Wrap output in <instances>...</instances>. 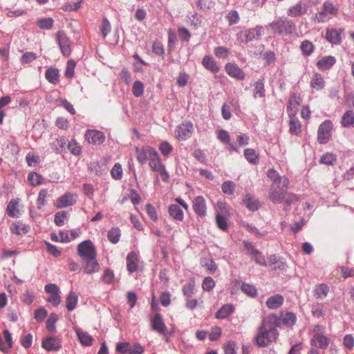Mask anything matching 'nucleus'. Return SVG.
<instances>
[{
    "label": "nucleus",
    "instance_id": "obj_58",
    "mask_svg": "<svg viewBox=\"0 0 354 354\" xmlns=\"http://www.w3.org/2000/svg\"><path fill=\"white\" fill-rule=\"evenodd\" d=\"M111 176L115 180H120L122 177V168L120 163L117 162L111 171Z\"/></svg>",
    "mask_w": 354,
    "mask_h": 354
},
{
    "label": "nucleus",
    "instance_id": "obj_40",
    "mask_svg": "<svg viewBox=\"0 0 354 354\" xmlns=\"http://www.w3.org/2000/svg\"><path fill=\"white\" fill-rule=\"evenodd\" d=\"M49 197L48 190L42 189L38 194L37 200V207L39 209H42L47 204V198Z\"/></svg>",
    "mask_w": 354,
    "mask_h": 354
},
{
    "label": "nucleus",
    "instance_id": "obj_5",
    "mask_svg": "<svg viewBox=\"0 0 354 354\" xmlns=\"http://www.w3.org/2000/svg\"><path fill=\"white\" fill-rule=\"evenodd\" d=\"M339 12L337 5L333 4L329 1H325L320 12L316 16L317 21L319 23L325 22L331 18L336 17Z\"/></svg>",
    "mask_w": 354,
    "mask_h": 354
},
{
    "label": "nucleus",
    "instance_id": "obj_48",
    "mask_svg": "<svg viewBox=\"0 0 354 354\" xmlns=\"http://www.w3.org/2000/svg\"><path fill=\"white\" fill-rule=\"evenodd\" d=\"M144 91L143 83L139 80L135 81L132 86L133 95L136 97H141L144 93Z\"/></svg>",
    "mask_w": 354,
    "mask_h": 354
},
{
    "label": "nucleus",
    "instance_id": "obj_54",
    "mask_svg": "<svg viewBox=\"0 0 354 354\" xmlns=\"http://www.w3.org/2000/svg\"><path fill=\"white\" fill-rule=\"evenodd\" d=\"M336 160L337 158L335 154L332 153H326L321 157L319 162L322 164L332 165L336 162Z\"/></svg>",
    "mask_w": 354,
    "mask_h": 354
},
{
    "label": "nucleus",
    "instance_id": "obj_11",
    "mask_svg": "<svg viewBox=\"0 0 354 354\" xmlns=\"http://www.w3.org/2000/svg\"><path fill=\"white\" fill-rule=\"evenodd\" d=\"M308 10V4L299 1L289 7L287 15L290 17L297 18L305 15Z\"/></svg>",
    "mask_w": 354,
    "mask_h": 354
},
{
    "label": "nucleus",
    "instance_id": "obj_51",
    "mask_svg": "<svg viewBox=\"0 0 354 354\" xmlns=\"http://www.w3.org/2000/svg\"><path fill=\"white\" fill-rule=\"evenodd\" d=\"M235 187V183L233 181L227 180L222 184L221 189L225 194L232 195L234 192Z\"/></svg>",
    "mask_w": 354,
    "mask_h": 354
},
{
    "label": "nucleus",
    "instance_id": "obj_16",
    "mask_svg": "<svg viewBox=\"0 0 354 354\" xmlns=\"http://www.w3.org/2000/svg\"><path fill=\"white\" fill-rule=\"evenodd\" d=\"M41 346L46 351H57L62 348V340L57 337L48 336L42 340Z\"/></svg>",
    "mask_w": 354,
    "mask_h": 354
},
{
    "label": "nucleus",
    "instance_id": "obj_49",
    "mask_svg": "<svg viewBox=\"0 0 354 354\" xmlns=\"http://www.w3.org/2000/svg\"><path fill=\"white\" fill-rule=\"evenodd\" d=\"M326 39L333 44H337L340 41L339 33L336 30H328L326 33Z\"/></svg>",
    "mask_w": 354,
    "mask_h": 354
},
{
    "label": "nucleus",
    "instance_id": "obj_6",
    "mask_svg": "<svg viewBox=\"0 0 354 354\" xmlns=\"http://www.w3.org/2000/svg\"><path fill=\"white\" fill-rule=\"evenodd\" d=\"M268 320L277 327H279L282 324L287 326H292L295 324L297 317L294 313L288 312L281 313L280 316H277L276 314H271L268 315Z\"/></svg>",
    "mask_w": 354,
    "mask_h": 354
},
{
    "label": "nucleus",
    "instance_id": "obj_52",
    "mask_svg": "<svg viewBox=\"0 0 354 354\" xmlns=\"http://www.w3.org/2000/svg\"><path fill=\"white\" fill-rule=\"evenodd\" d=\"M54 20L51 17L40 19L37 21V26L41 29L49 30L53 27Z\"/></svg>",
    "mask_w": 354,
    "mask_h": 354
},
{
    "label": "nucleus",
    "instance_id": "obj_61",
    "mask_svg": "<svg viewBox=\"0 0 354 354\" xmlns=\"http://www.w3.org/2000/svg\"><path fill=\"white\" fill-rule=\"evenodd\" d=\"M75 66L76 63L74 60L70 59L68 61L65 71V76L66 77L71 78L73 77Z\"/></svg>",
    "mask_w": 354,
    "mask_h": 354
},
{
    "label": "nucleus",
    "instance_id": "obj_7",
    "mask_svg": "<svg viewBox=\"0 0 354 354\" xmlns=\"http://www.w3.org/2000/svg\"><path fill=\"white\" fill-rule=\"evenodd\" d=\"M149 165L151 170L158 173L164 182H167L169 178L165 166L162 163L161 158L157 151L149 159Z\"/></svg>",
    "mask_w": 354,
    "mask_h": 354
},
{
    "label": "nucleus",
    "instance_id": "obj_42",
    "mask_svg": "<svg viewBox=\"0 0 354 354\" xmlns=\"http://www.w3.org/2000/svg\"><path fill=\"white\" fill-rule=\"evenodd\" d=\"M268 261L270 265L274 266V270H284L286 268V262L283 260V259H279L274 254L270 256Z\"/></svg>",
    "mask_w": 354,
    "mask_h": 354
},
{
    "label": "nucleus",
    "instance_id": "obj_13",
    "mask_svg": "<svg viewBox=\"0 0 354 354\" xmlns=\"http://www.w3.org/2000/svg\"><path fill=\"white\" fill-rule=\"evenodd\" d=\"M77 195L75 193L67 192L58 197L55 203L57 208H63L75 205Z\"/></svg>",
    "mask_w": 354,
    "mask_h": 354
},
{
    "label": "nucleus",
    "instance_id": "obj_47",
    "mask_svg": "<svg viewBox=\"0 0 354 354\" xmlns=\"http://www.w3.org/2000/svg\"><path fill=\"white\" fill-rule=\"evenodd\" d=\"M42 176L37 172H30L28 176V180L32 186H37L42 184Z\"/></svg>",
    "mask_w": 354,
    "mask_h": 354
},
{
    "label": "nucleus",
    "instance_id": "obj_22",
    "mask_svg": "<svg viewBox=\"0 0 354 354\" xmlns=\"http://www.w3.org/2000/svg\"><path fill=\"white\" fill-rule=\"evenodd\" d=\"M85 138L89 143L100 145L104 141L105 136L97 130H88L85 133Z\"/></svg>",
    "mask_w": 354,
    "mask_h": 354
},
{
    "label": "nucleus",
    "instance_id": "obj_34",
    "mask_svg": "<svg viewBox=\"0 0 354 354\" xmlns=\"http://www.w3.org/2000/svg\"><path fill=\"white\" fill-rule=\"evenodd\" d=\"M329 287L325 283H319L315 286L313 293L317 299H324L327 297Z\"/></svg>",
    "mask_w": 354,
    "mask_h": 354
},
{
    "label": "nucleus",
    "instance_id": "obj_27",
    "mask_svg": "<svg viewBox=\"0 0 354 354\" xmlns=\"http://www.w3.org/2000/svg\"><path fill=\"white\" fill-rule=\"evenodd\" d=\"M85 270L84 272L87 274H91L99 272L100 265L96 259V257L85 259Z\"/></svg>",
    "mask_w": 354,
    "mask_h": 354
},
{
    "label": "nucleus",
    "instance_id": "obj_43",
    "mask_svg": "<svg viewBox=\"0 0 354 354\" xmlns=\"http://www.w3.org/2000/svg\"><path fill=\"white\" fill-rule=\"evenodd\" d=\"M254 97H263L265 96L263 80H259L254 84Z\"/></svg>",
    "mask_w": 354,
    "mask_h": 354
},
{
    "label": "nucleus",
    "instance_id": "obj_50",
    "mask_svg": "<svg viewBox=\"0 0 354 354\" xmlns=\"http://www.w3.org/2000/svg\"><path fill=\"white\" fill-rule=\"evenodd\" d=\"M216 214H221L223 216H230V206L224 202L217 203Z\"/></svg>",
    "mask_w": 354,
    "mask_h": 354
},
{
    "label": "nucleus",
    "instance_id": "obj_26",
    "mask_svg": "<svg viewBox=\"0 0 354 354\" xmlns=\"http://www.w3.org/2000/svg\"><path fill=\"white\" fill-rule=\"evenodd\" d=\"M168 212L169 216L176 221H183L184 219V213L177 204H171L168 207Z\"/></svg>",
    "mask_w": 354,
    "mask_h": 354
},
{
    "label": "nucleus",
    "instance_id": "obj_36",
    "mask_svg": "<svg viewBox=\"0 0 354 354\" xmlns=\"http://www.w3.org/2000/svg\"><path fill=\"white\" fill-rule=\"evenodd\" d=\"M45 77L50 83L56 84L59 82V71L55 68H49L45 73Z\"/></svg>",
    "mask_w": 354,
    "mask_h": 354
},
{
    "label": "nucleus",
    "instance_id": "obj_39",
    "mask_svg": "<svg viewBox=\"0 0 354 354\" xmlns=\"http://www.w3.org/2000/svg\"><path fill=\"white\" fill-rule=\"evenodd\" d=\"M289 121L290 132L292 134L298 135L301 133V123L298 119L295 118V115L290 116Z\"/></svg>",
    "mask_w": 354,
    "mask_h": 354
},
{
    "label": "nucleus",
    "instance_id": "obj_63",
    "mask_svg": "<svg viewBox=\"0 0 354 354\" xmlns=\"http://www.w3.org/2000/svg\"><path fill=\"white\" fill-rule=\"evenodd\" d=\"M159 150L163 156H167L173 150L172 146L168 142H162L159 145Z\"/></svg>",
    "mask_w": 354,
    "mask_h": 354
},
{
    "label": "nucleus",
    "instance_id": "obj_38",
    "mask_svg": "<svg viewBox=\"0 0 354 354\" xmlns=\"http://www.w3.org/2000/svg\"><path fill=\"white\" fill-rule=\"evenodd\" d=\"M244 156L249 162L253 165L259 163V156L253 149H245L244 150Z\"/></svg>",
    "mask_w": 354,
    "mask_h": 354
},
{
    "label": "nucleus",
    "instance_id": "obj_4",
    "mask_svg": "<svg viewBox=\"0 0 354 354\" xmlns=\"http://www.w3.org/2000/svg\"><path fill=\"white\" fill-rule=\"evenodd\" d=\"M265 33L262 26H256L254 28L241 30L236 34L237 40L248 44L254 39H259Z\"/></svg>",
    "mask_w": 354,
    "mask_h": 354
},
{
    "label": "nucleus",
    "instance_id": "obj_19",
    "mask_svg": "<svg viewBox=\"0 0 354 354\" xmlns=\"http://www.w3.org/2000/svg\"><path fill=\"white\" fill-rule=\"evenodd\" d=\"M267 176L272 181V185H282V188L286 189L289 187V179L286 176H281L276 170L273 169H269L267 173Z\"/></svg>",
    "mask_w": 354,
    "mask_h": 354
},
{
    "label": "nucleus",
    "instance_id": "obj_44",
    "mask_svg": "<svg viewBox=\"0 0 354 354\" xmlns=\"http://www.w3.org/2000/svg\"><path fill=\"white\" fill-rule=\"evenodd\" d=\"M120 236H121L120 230L118 227L111 228L108 232V234H107V238H108L109 241L113 244H115L119 241Z\"/></svg>",
    "mask_w": 354,
    "mask_h": 354
},
{
    "label": "nucleus",
    "instance_id": "obj_23",
    "mask_svg": "<svg viewBox=\"0 0 354 354\" xmlns=\"http://www.w3.org/2000/svg\"><path fill=\"white\" fill-rule=\"evenodd\" d=\"M301 101V98L299 93H294L291 95L287 106V112L289 116L295 115Z\"/></svg>",
    "mask_w": 354,
    "mask_h": 354
},
{
    "label": "nucleus",
    "instance_id": "obj_12",
    "mask_svg": "<svg viewBox=\"0 0 354 354\" xmlns=\"http://www.w3.org/2000/svg\"><path fill=\"white\" fill-rule=\"evenodd\" d=\"M57 39L62 53L65 57H68L71 53V43L70 39L64 31L59 30L57 33Z\"/></svg>",
    "mask_w": 354,
    "mask_h": 354
},
{
    "label": "nucleus",
    "instance_id": "obj_46",
    "mask_svg": "<svg viewBox=\"0 0 354 354\" xmlns=\"http://www.w3.org/2000/svg\"><path fill=\"white\" fill-rule=\"evenodd\" d=\"M341 124L343 127H348L354 124V113L347 111L342 116Z\"/></svg>",
    "mask_w": 354,
    "mask_h": 354
},
{
    "label": "nucleus",
    "instance_id": "obj_10",
    "mask_svg": "<svg viewBox=\"0 0 354 354\" xmlns=\"http://www.w3.org/2000/svg\"><path fill=\"white\" fill-rule=\"evenodd\" d=\"M193 131V123L191 121H185L177 127L176 137L178 140H186L192 136Z\"/></svg>",
    "mask_w": 354,
    "mask_h": 354
},
{
    "label": "nucleus",
    "instance_id": "obj_28",
    "mask_svg": "<svg viewBox=\"0 0 354 354\" xmlns=\"http://www.w3.org/2000/svg\"><path fill=\"white\" fill-rule=\"evenodd\" d=\"M202 64L206 69L213 73H217L220 71V67L211 56L205 55L203 58Z\"/></svg>",
    "mask_w": 354,
    "mask_h": 354
},
{
    "label": "nucleus",
    "instance_id": "obj_32",
    "mask_svg": "<svg viewBox=\"0 0 354 354\" xmlns=\"http://www.w3.org/2000/svg\"><path fill=\"white\" fill-rule=\"evenodd\" d=\"M75 331L81 344L84 346H91L93 338L88 333L82 330L80 328H75Z\"/></svg>",
    "mask_w": 354,
    "mask_h": 354
},
{
    "label": "nucleus",
    "instance_id": "obj_24",
    "mask_svg": "<svg viewBox=\"0 0 354 354\" xmlns=\"http://www.w3.org/2000/svg\"><path fill=\"white\" fill-rule=\"evenodd\" d=\"M151 326L153 330L160 334H164L167 330V326L159 313H156L151 319Z\"/></svg>",
    "mask_w": 354,
    "mask_h": 354
},
{
    "label": "nucleus",
    "instance_id": "obj_14",
    "mask_svg": "<svg viewBox=\"0 0 354 354\" xmlns=\"http://www.w3.org/2000/svg\"><path fill=\"white\" fill-rule=\"evenodd\" d=\"M243 244L247 250V253L252 256V259L256 262V263L261 266H267L265 257L259 250H257L251 243L244 241Z\"/></svg>",
    "mask_w": 354,
    "mask_h": 354
},
{
    "label": "nucleus",
    "instance_id": "obj_21",
    "mask_svg": "<svg viewBox=\"0 0 354 354\" xmlns=\"http://www.w3.org/2000/svg\"><path fill=\"white\" fill-rule=\"evenodd\" d=\"M225 70L229 76L234 79L238 80H243L245 79V75L244 71L236 64H226L225 66Z\"/></svg>",
    "mask_w": 354,
    "mask_h": 354
},
{
    "label": "nucleus",
    "instance_id": "obj_33",
    "mask_svg": "<svg viewBox=\"0 0 354 354\" xmlns=\"http://www.w3.org/2000/svg\"><path fill=\"white\" fill-rule=\"evenodd\" d=\"M283 303V297L281 295H275L269 297L266 301V306L270 309L279 308Z\"/></svg>",
    "mask_w": 354,
    "mask_h": 354
},
{
    "label": "nucleus",
    "instance_id": "obj_29",
    "mask_svg": "<svg viewBox=\"0 0 354 354\" xmlns=\"http://www.w3.org/2000/svg\"><path fill=\"white\" fill-rule=\"evenodd\" d=\"M218 139L223 143L227 144V149L230 151H237L235 145L230 142V137L228 132L224 129H221L217 133Z\"/></svg>",
    "mask_w": 354,
    "mask_h": 354
},
{
    "label": "nucleus",
    "instance_id": "obj_2",
    "mask_svg": "<svg viewBox=\"0 0 354 354\" xmlns=\"http://www.w3.org/2000/svg\"><path fill=\"white\" fill-rule=\"evenodd\" d=\"M269 27L280 35H291L295 30V24L291 20L281 18L269 24Z\"/></svg>",
    "mask_w": 354,
    "mask_h": 354
},
{
    "label": "nucleus",
    "instance_id": "obj_30",
    "mask_svg": "<svg viewBox=\"0 0 354 354\" xmlns=\"http://www.w3.org/2000/svg\"><path fill=\"white\" fill-rule=\"evenodd\" d=\"M336 62V59L333 56H326L318 60L317 62V66L319 70H328L330 69Z\"/></svg>",
    "mask_w": 354,
    "mask_h": 354
},
{
    "label": "nucleus",
    "instance_id": "obj_53",
    "mask_svg": "<svg viewBox=\"0 0 354 354\" xmlns=\"http://www.w3.org/2000/svg\"><path fill=\"white\" fill-rule=\"evenodd\" d=\"M301 50L305 56H309L314 51V45L312 42L305 40L301 44Z\"/></svg>",
    "mask_w": 354,
    "mask_h": 354
},
{
    "label": "nucleus",
    "instance_id": "obj_56",
    "mask_svg": "<svg viewBox=\"0 0 354 354\" xmlns=\"http://www.w3.org/2000/svg\"><path fill=\"white\" fill-rule=\"evenodd\" d=\"M194 287L195 283L194 281H191L187 283L182 289L183 295L187 298L192 297V295L194 294Z\"/></svg>",
    "mask_w": 354,
    "mask_h": 354
},
{
    "label": "nucleus",
    "instance_id": "obj_62",
    "mask_svg": "<svg viewBox=\"0 0 354 354\" xmlns=\"http://www.w3.org/2000/svg\"><path fill=\"white\" fill-rule=\"evenodd\" d=\"M18 202L16 200H11L7 207L8 214L11 217H15L17 215Z\"/></svg>",
    "mask_w": 354,
    "mask_h": 354
},
{
    "label": "nucleus",
    "instance_id": "obj_57",
    "mask_svg": "<svg viewBox=\"0 0 354 354\" xmlns=\"http://www.w3.org/2000/svg\"><path fill=\"white\" fill-rule=\"evenodd\" d=\"M229 216H223L221 214H216V221L219 229L223 231L227 230L228 225L227 223V218Z\"/></svg>",
    "mask_w": 354,
    "mask_h": 354
},
{
    "label": "nucleus",
    "instance_id": "obj_15",
    "mask_svg": "<svg viewBox=\"0 0 354 354\" xmlns=\"http://www.w3.org/2000/svg\"><path fill=\"white\" fill-rule=\"evenodd\" d=\"M136 158L139 163L143 165L154 155L156 151L150 146H143L141 148L136 147Z\"/></svg>",
    "mask_w": 354,
    "mask_h": 354
},
{
    "label": "nucleus",
    "instance_id": "obj_55",
    "mask_svg": "<svg viewBox=\"0 0 354 354\" xmlns=\"http://www.w3.org/2000/svg\"><path fill=\"white\" fill-rule=\"evenodd\" d=\"M11 232L19 235L26 234L28 232V227L17 223L11 227Z\"/></svg>",
    "mask_w": 354,
    "mask_h": 354
},
{
    "label": "nucleus",
    "instance_id": "obj_20",
    "mask_svg": "<svg viewBox=\"0 0 354 354\" xmlns=\"http://www.w3.org/2000/svg\"><path fill=\"white\" fill-rule=\"evenodd\" d=\"M193 209L200 217H205L207 213V205L203 196H198L192 201Z\"/></svg>",
    "mask_w": 354,
    "mask_h": 354
},
{
    "label": "nucleus",
    "instance_id": "obj_35",
    "mask_svg": "<svg viewBox=\"0 0 354 354\" xmlns=\"http://www.w3.org/2000/svg\"><path fill=\"white\" fill-rule=\"evenodd\" d=\"M234 310V307L232 304L223 305L216 313L215 317L217 319H225L230 315Z\"/></svg>",
    "mask_w": 354,
    "mask_h": 354
},
{
    "label": "nucleus",
    "instance_id": "obj_17",
    "mask_svg": "<svg viewBox=\"0 0 354 354\" xmlns=\"http://www.w3.org/2000/svg\"><path fill=\"white\" fill-rule=\"evenodd\" d=\"M280 185H272L270 187L268 198L274 204H279L283 203V197L286 192V188L281 187Z\"/></svg>",
    "mask_w": 354,
    "mask_h": 354
},
{
    "label": "nucleus",
    "instance_id": "obj_25",
    "mask_svg": "<svg viewBox=\"0 0 354 354\" xmlns=\"http://www.w3.org/2000/svg\"><path fill=\"white\" fill-rule=\"evenodd\" d=\"M138 266V257L135 252H131L127 257V270L132 273L137 270Z\"/></svg>",
    "mask_w": 354,
    "mask_h": 354
},
{
    "label": "nucleus",
    "instance_id": "obj_8",
    "mask_svg": "<svg viewBox=\"0 0 354 354\" xmlns=\"http://www.w3.org/2000/svg\"><path fill=\"white\" fill-rule=\"evenodd\" d=\"M333 124L331 120H326L318 127L317 142L319 144H326L331 138Z\"/></svg>",
    "mask_w": 354,
    "mask_h": 354
},
{
    "label": "nucleus",
    "instance_id": "obj_37",
    "mask_svg": "<svg viewBox=\"0 0 354 354\" xmlns=\"http://www.w3.org/2000/svg\"><path fill=\"white\" fill-rule=\"evenodd\" d=\"M324 80L321 74L315 73L310 82V86L316 90H321L324 86Z\"/></svg>",
    "mask_w": 354,
    "mask_h": 354
},
{
    "label": "nucleus",
    "instance_id": "obj_1",
    "mask_svg": "<svg viewBox=\"0 0 354 354\" xmlns=\"http://www.w3.org/2000/svg\"><path fill=\"white\" fill-rule=\"evenodd\" d=\"M277 326L268 320V316L264 318L257 328L255 336L256 344L261 347H266L275 342L279 337Z\"/></svg>",
    "mask_w": 354,
    "mask_h": 354
},
{
    "label": "nucleus",
    "instance_id": "obj_9",
    "mask_svg": "<svg viewBox=\"0 0 354 354\" xmlns=\"http://www.w3.org/2000/svg\"><path fill=\"white\" fill-rule=\"evenodd\" d=\"M77 253L84 260L97 256L95 246L90 240L84 241L78 245Z\"/></svg>",
    "mask_w": 354,
    "mask_h": 354
},
{
    "label": "nucleus",
    "instance_id": "obj_41",
    "mask_svg": "<svg viewBox=\"0 0 354 354\" xmlns=\"http://www.w3.org/2000/svg\"><path fill=\"white\" fill-rule=\"evenodd\" d=\"M77 301L78 297L77 295L73 291L70 292L66 300L67 310L68 311L73 310L77 306Z\"/></svg>",
    "mask_w": 354,
    "mask_h": 354
},
{
    "label": "nucleus",
    "instance_id": "obj_60",
    "mask_svg": "<svg viewBox=\"0 0 354 354\" xmlns=\"http://www.w3.org/2000/svg\"><path fill=\"white\" fill-rule=\"evenodd\" d=\"M241 290L250 297H255L257 293L254 286L245 283L241 286Z\"/></svg>",
    "mask_w": 354,
    "mask_h": 354
},
{
    "label": "nucleus",
    "instance_id": "obj_45",
    "mask_svg": "<svg viewBox=\"0 0 354 354\" xmlns=\"http://www.w3.org/2000/svg\"><path fill=\"white\" fill-rule=\"evenodd\" d=\"M58 316L55 313H51L46 321V328L50 333L56 332V322Z\"/></svg>",
    "mask_w": 354,
    "mask_h": 354
},
{
    "label": "nucleus",
    "instance_id": "obj_31",
    "mask_svg": "<svg viewBox=\"0 0 354 354\" xmlns=\"http://www.w3.org/2000/svg\"><path fill=\"white\" fill-rule=\"evenodd\" d=\"M243 201L245 207L252 212L257 210L260 207L259 201L249 194L245 195Z\"/></svg>",
    "mask_w": 354,
    "mask_h": 354
},
{
    "label": "nucleus",
    "instance_id": "obj_64",
    "mask_svg": "<svg viewBox=\"0 0 354 354\" xmlns=\"http://www.w3.org/2000/svg\"><path fill=\"white\" fill-rule=\"evenodd\" d=\"M68 149L71 152V153L75 156H78L81 153L80 146L74 140H72L71 142H68Z\"/></svg>",
    "mask_w": 354,
    "mask_h": 354
},
{
    "label": "nucleus",
    "instance_id": "obj_18",
    "mask_svg": "<svg viewBox=\"0 0 354 354\" xmlns=\"http://www.w3.org/2000/svg\"><path fill=\"white\" fill-rule=\"evenodd\" d=\"M44 289L46 292L50 294L47 301L55 306H58L61 302V298L59 295V290L57 286L54 283H49L45 286Z\"/></svg>",
    "mask_w": 354,
    "mask_h": 354
},
{
    "label": "nucleus",
    "instance_id": "obj_3",
    "mask_svg": "<svg viewBox=\"0 0 354 354\" xmlns=\"http://www.w3.org/2000/svg\"><path fill=\"white\" fill-rule=\"evenodd\" d=\"M324 327L321 325H316L313 329V335L310 339L312 348L326 349L329 344L330 339L324 335Z\"/></svg>",
    "mask_w": 354,
    "mask_h": 354
},
{
    "label": "nucleus",
    "instance_id": "obj_59",
    "mask_svg": "<svg viewBox=\"0 0 354 354\" xmlns=\"http://www.w3.org/2000/svg\"><path fill=\"white\" fill-rule=\"evenodd\" d=\"M215 285L216 283L214 280L210 277H207L203 281L202 288L205 291L209 292L214 288Z\"/></svg>",
    "mask_w": 354,
    "mask_h": 354
}]
</instances>
